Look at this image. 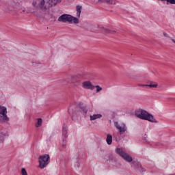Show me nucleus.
<instances>
[{
  "instance_id": "1",
  "label": "nucleus",
  "mask_w": 175,
  "mask_h": 175,
  "mask_svg": "<svg viewBox=\"0 0 175 175\" xmlns=\"http://www.w3.org/2000/svg\"><path fill=\"white\" fill-rule=\"evenodd\" d=\"M135 116L137 118L140 120H145V121H149V122H153L154 124H158V121L155 120V118L152 114L148 113V111L141 109L138 111H135Z\"/></svg>"
},
{
  "instance_id": "2",
  "label": "nucleus",
  "mask_w": 175,
  "mask_h": 175,
  "mask_svg": "<svg viewBox=\"0 0 175 175\" xmlns=\"http://www.w3.org/2000/svg\"><path fill=\"white\" fill-rule=\"evenodd\" d=\"M62 0H38V6L41 10H47L53 6H55Z\"/></svg>"
},
{
  "instance_id": "3",
  "label": "nucleus",
  "mask_w": 175,
  "mask_h": 175,
  "mask_svg": "<svg viewBox=\"0 0 175 175\" xmlns=\"http://www.w3.org/2000/svg\"><path fill=\"white\" fill-rule=\"evenodd\" d=\"M59 23H68V24H79V20L69 14H63L57 19Z\"/></svg>"
},
{
  "instance_id": "4",
  "label": "nucleus",
  "mask_w": 175,
  "mask_h": 175,
  "mask_svg": "<svg viewBox=\"0 0 175 175\" xmlns=\"http://www.w3.org/2000/svg\"><path fill=\"white\" fill-rule=\"evenodd\" d=\"M116 154L120 156L122 159L126 161V162H133V158L131 157V155L128 154L127 153L124 152L122 148H116L115 150Z\"/></svg>"
},
{
  "instance_id": "5",
  "label": "nucleus",
  "mask_w": 175,
  "mask_h": 175,
  "mask_svg": "<svg viewBox=\"0 0 175 175\" xmlns=\"http://www.w3.org/2000/svg\"><path fill=\"white\" fill-rule=\"evenodd\" d=\"M38 159L39 167H40V169H44V167H46L47 165L50 163V154H45L44 155H40Z\"/></svg>"
},
{
  "instance_id": "6",
  "label": "nucleus",
  "mask_w": 175,
  "mask_h": 175,
  "mask_svg": "<svg viewBox=\"0 0 175 175\" xmlns=\"http://www.w3.org/2000/svg\"><path fill=\"white\" fill-rule=\"evenodd\" d=\"M9 120V117H8V108L5 106L0 105V124L8 122Z\"/></svg>"
},
{
  "instance_id": "7",
  "label": "nucleus",
  "mask_w": 175,
  "mask_h": 175,
  "mask_svg": "<svg viewBox=\"0 0 175 175\" xmlns=\"http://www.w3.org/2000/svg\"><path fill=\"white\" fill-rule=\"evenodd\" d=\"M131 167H133L135 170H137L139 173H144L146 172V168L143 167V165L139 161H133L131 163Z\"/></svg>"
},
{
  "instance_id": "8",
  "label": "nucleus",
  "mask_w": 175,
  "mask_h": 175,
  "mask_svg": "<svg viewBox=\"0 0 175 175\" xmlns=\"http://www.w3.org/2000/svg\"><path fill=\"white\" fill-rule=\"evenodd\" d=\"M115 126L119 131V133L120 135H124V133L126 132V129H127L126 125L124 123H122V124H118V122H116L115 123Z\"/></svg>"
},
{
  "instance_id": "9",
  "label": "nucleus",
  "mask_w": 175,
  "mask_h": 175,
  "mask_svg": "<svg viewBox=\"0 0 175 175\" xmlns=\"http://www.w3.org/2000/svg\"><path fill=\"white\" fill-rule=\"evenodd\" d=\"M71 80L75 87H80V85H81L82 79L81 78V77L73 76L72 77Z\"/></svg>"
},
{
  "instance_id": "10",
  "label": "nucleus",
  "mask_w": 175,
  "mask_h": 175,
  "mask_svg": "<svg viewBox=\"0 0 175 175\" xmlns=\"http://www.w3.org/2000/svg\"><path fill=\"white\" fill-rule=\"evenodd\" d=\"M83 88H85V90H94L95 88V85H93V84L90 81H85L83 82L82 83Z\"/></svg>"
},
{
  "instance_id": "11",
  "label": "nucleus",
  "mask_w": 175,
  "mask_h": 175,
  "mask_svg": "<svg viewBox=\"0 0 175 175\" xmlns=\"http://www.w3.org/2000/svg\"><path fill=\"white\" fill-rule=\"evenodd\" d=\"M139 87H149V88H157L158 87V83L156 82H150L149 84H142V85H139Z\"/></svg>"
},
{
  "instance_id": "12",
  "label": "nucleus",
  "mask_w": 175,
  "mask_h": 175,
  "mask_svg": "<svg viewBox=\"0 0 175 175\" xmlns=\"http://www.w3.org/2000/svg\"><path fill=\"white\" fill-rule=\"evenodd\" d=\"M62 135L64 136L63 142H66V139L68 137V126L65 124L63 126Z\"/></svg>"
},
{
  "instance_id": "13",
  "label": "nucleus",
  "mask_w": 175,
  "mask_h": 175,
  "mask_svg": "<svg viewBox=\"0 0 175 175\" xmlns=\"http://www.w3.org/2000/svg\"><path fill=\"white\" fill-rule=\"evenodd\" d=\"M14 10H16V8L13 7V5H8L4 8V12H5V13H12V12H14Z\"/></svg>"
},
{
  "instance_id": "14",
  "label": "nucleus",
  "mask_w": 175,
  "mask_h": 175,
  "mask_svg": "<svg viewBox=\"0 0 175 175\" xmlns=\"http://www.w3.org/2000/svg\"><path fill=\"white\" fill-rule=\"evenodd\" d=\"M68 113L72 116V121H75V117H77V111L75 109H68Z\"/></svg>"
},
{
  "instance_id": "15",
  "label": "nucleus",
  "mask_w": 175,
  "mask_h": 175,
  "mask_svg": "<svg viewBox=\"0 0 175 175\" xmlns=\"http://www.w3.org/2000/svg\"><path fill=\"white\" fill-rule=\"evenodd\" d=\"M106 142L108 146H111V144L113 143V136L111 134L107 135Z\"/></svg>"
},
{
  "instance_id": "16",
  "label": "nucleus",
  "mask_w": 175,
  "mask_h": 175,
  "mask_svg": "<svg viewBox=\"0 0 175 175\" xmlns=\"http://www.w3.org/2000/svg\"><path fill=\"white\" fill-rule=\"evenodd\" d=\"M100 118H102V114L100 113L90 115V121H95V120Z\"/></svg>"
},
{
  "instance_id": "17",
  "label": "nucleus",
  "mask_w": 175,
  "mask_h": 175,
  "mask_svg": "<svg viewBox=\"0 0 175 175\" xmlns=\"http://www.w3.org/2000/svg\"><path fill=\"white\" fill-rule=\"evenodd\" d=\"M83 7H81V5H77L76 6V10H77V17H78V18H80V14H81V9Z\"/></svg>"
},
{
  "instance_id": "18",
  "label": "nucleus",
  "mask_w": 175,
  "mask_h": 175,
  "mask_svg": "<svg viewBox=\"0 0 175 175\" xmlns=\"http://www.w3.org/2000/svg\"><path fill=\"white\" fill-rule=\"evenodd\" d=\"M5 137H6V134L3 132H0V143L5 142Z\"/></svg>"
},
{
  "instance_id": "19",
  "label": "nucleus",
  "mask_w": 175,
  "mask_h": 175,
  "mask_svg": "<svg viewBox=\"0 0 175 175\" xmlns=\"http://www.w3.org/2000/svg\"><path fill=\"white\" fill-rule=\"evenodd\" d=\"M103 29H104V32L105 33H116L117 31H114V30H109L108 29L104 28L103 27H102Z\"/></svg>"
},
{
  "instance_id": "20",
  "label": "nucleus",
  "mask_w": 175,
  "mask_h": 175,
  "mask_svg": "<svg viewBox=\"0 0 175 175\" xmlns=\"http://www.w3.org/2000/svg\"><path fill=\"white\" fill-rule=\"evenodd\" d=\"M43 122V120L42 118H38L37 121V124H36V128H39V126H42V123Z\"/></svg>"
},
{
  "instance_id": "21",
  "label": "nucleus",
  "mask_w": 175,
  "mask_h": 175,
  "mask_svg": "<svg viewBox=\"0 0 175 175\" xmlns=\"http://www.w3.org/2000/svg\"><path fill=\"white\" fill-rule=\"evenodd\" d=\"M105 3L107 5H116V0H107Z\"/></svg>"
},
{
  "instance_id": "22",
  "label": "nucleus",
  "mask_w": 175,
  "mask_h": 175,
  "mask_svg": "<svg viewBox=\"0 0 175 175\" xmlns=\"http://www.w3.org/2000/svg\"><path fill=\"white\" fill-rule=\"evenodd\" d=\"M81 111L83 113V114H87V112L88 111V109H87V108H85V107H80Z\"/></svg>"
},
{
  "instance_id": "23",
  "label": "nucleus",
  "mask_w": 175,
  "mask_h": 175,
  "mask_svg": "<svg viewBox=\"0 0 175 175\" xmlns=\"http://www.w3.org/2000/svg\"><path fill=\"white\" fill-rule=\"evenodd\" d=\"M94 88H96V92H100L102 91L103 88L102 87H100L99 85H96L94 86Z\"/></svg>"
},
{
  "instance_id": "24",
  "label": "nucleus",
  "mask_w": 175,
  "mask_h": 175,
  "mask_svg": "<svg viewBox=\"0 0 175 175\" xmlns=\"http://www.w3.org/2000/svg\"><path fill=\"white\" fill-rule=\"evenodd\" d=\"M167 5H175V0H166Z\"/></svg>"
},
{
  "instance_id": "25",
  "label": "nucleus",
  "mask_w": 175,
  "mask_h": 175,
  "mask_svg": "<svg viewBox=\"0 0 175 175\" xmlns=\"http://www.w3.org/2000/svg\"><path fill=\"white\" fill-rule=\"evenodd\" d=\"M21 174L22 175H28V173L27 172V170H25V167H23L21 169Z\"/></svg>"
},
{
  "instance_id": "26",
  "label": "nucleus",
  "mask_w": 175,
  "mask_h": 175,
  "mask_svg": "<svg viewBox=\"0 0 175 175\" xmlns=\"http://www.w3.org/2000/svg\"><path fill=\"white\" fill-rule=\"evenodd\" d=\"M143 140H144V142H146L147 143L148 140H147V135L145 134V136L143 138Z\"/></svg>"
},
{
  "instance_id": "27",
  "label": "nucleus",
  "mask_w": 175,
  "mask_h": 175,
  "mask_svg": "<svg viewBox=\"0 0 175 175\" xmlns=\"http://www.w3.org/2000/svg\"><path fill=\"white\" fill-rule=\"evenodd\" d=\"M106 1L107 0H98V2H100V3H106Z\"/></svg>"
},
{
  "instance_id": "28",
  "label": "nucleus",
  "mask_w": 175,
  "mask_h": 175,
  "mask_svg": "<svg viewBox=\"0 0 175 175\" xmlns=\"http://www.w3.org/2000/svg\"><path fill=\"white\" fill-rule=\"evenodd\" d=\"M163 36H164L165 38H170V37H169V34L167 33L166 32H163Z\"/></svg>"
},
{
  "instance_id": "29",
  "label": "nucleus",
  "mask_w": 175,
  "mask_h": 175,
  "mask_svg": "<svg viewBox=\"0 0 175 175\" xmlns=\"http://www.w3.org/2000/svg\"><path fill=\"white\" fill-rule=\"evenodd\" d=\"M36 1H33V6H36Z\"/></svg>"
},
{
  "instance_id": "30",
  "label": "nucleus",
  "mask_w": 175,
  "mask_h": 175,
  "mask_svg": "<svg viewBox=\"0 0 175 175\" xmlns=\"http://www.w3.org/2000/svg\"><path fill=\"white\" fill-rule=\"evenodd\" d=\"M83 103H79V106H82Z\"/></svg>"
},
{
  "instance_id": "31",
  "label": "nucleus",
  "mask_w": 175,
  "mask_h": 175,
  "mask_svg": "<svg viewBox=\"0 0 175 175\" xmlns=\"http://www.w3.org/2000/svg\"><path fill=\"white\" fill-rule=\"evenodd\" d=\"M63 146H64V147H66V145H65V144H63Z\"/></svg>"
},
{
  "instance_id": "32",
  "label": "nucleus",
  "mask_w": 175,
  "mask_h": 175,
  "mask_svg": "<svg viewBox=\"0 0 175 175\" xmlns=\"http://www.w3.org/2000/svg\"><path fill=\"white\" fill-rule=\"evenodd\" d=\"M160 1H167V0H160Z\"/></svg>"
}]
</instances>
